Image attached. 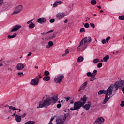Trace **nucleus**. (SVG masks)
I'll return each mask as SVG.
<instances>
[{
	"mask_svg": "<svg viewBox=\"0 0 124 124\" xmlns=\"http://www.w3.org/2000/svg\"><path fill=\"white\" fill-rule=\"evenodd\" d=\"M120 87L122 88L123 93L124 94V81L123 80L117 81L114 85H113V84L110 85L107 90H100L98 93L99 95H101V94H103V93L106 94L105 99L103 102V104H106L109 99L113 96V91L114 90V88H115V91H117Z\"/></svg>",
	"mask_w": 124,
	"mask_h": 124,
	"instance_id": "obj_1",
	"label": "nucleus"
},
{
	"mask_svg": "<svg viewBox=\"0 0 124 124\" xmlns=\"http://www.w3.org/2000/svg\"><path fill=\"white\" fill-rule=\"evenodd\" d=\"M58 100H59V96L58 95H55L53 97L47 98L44 101V102L41 103V102H40L39 103V106L37 107V108H42L43 107L47 108L51 104H55Z\"/></svg>",
	"mask_w": 124,
	"mask_h": 124,
	"instance_id": "obj_2",
	"label": "nucleus"
},
{
	"mask_svg": "<svg viewBox=\"0 0 124 124\" xmlns=\"http://www.w3.org/2000/svg\"><path fill=\"white\" fill-rule=\"evenodd\" d=\"M92 42V38L91 37H86L83 39L80 42V45L77 48V51L78 52L82 51V50H85L88 46V44L91 43Z\"/></svg>",
	"mask_w": 124,
	"mask_h": 124,
	"instance_id": "obj_3",
	"label": "nucleus"
},
{
	"mask_svg": "<svg viewBox=\"0 0 124 124\" xmlns=\"http://www.w3.org/2000/svg\"><path fill=\"white\" fill-rule=\"evenodd\" d=\"M86 101H87V96L84 95L79 101L75 102L74 103V108H71L70 110H71V111H76V110L80 109V108L86 103Z\"/></svg>",
	"mask_w": 124,
	"mask_h": 124,
	"instance_id": "obj_4",
	"label": "nucleus"
},
{
	"mask_svg": "<svg viewBox=\"0 0 124 124\" xmlns=\"http://www.w3.org/2000/svg\"><path fill=\"white\" fill-rule=\"evenodd\" d=\"M63 79H64V76L62 74H59L56 78H54V81L56 84H61V82H62Z\"/></svg>",
	"mask_w": 124,
	"mask_h": 124,
	"instance_id": "obj_5",
	"label": "nucleus"
},
{
	"mask_svg": "<svg viewBox=\"0 0 124 124\" xmlns=\"http://www.w3.org/2000/svg\"><path fill=\"white\" fill-rule=\"evenodd\" d=\"M22 10H23V5H19L15 9L12 14L15 15L19 14V13H20V12H21Z\"/></svg>",
	"mask_w": 124,
	"mask_h": 124,
	"instance_id": "obj_6",
	"label": "nucleus"
},
{
	"mask_svg": "<svg viewBox=\"0 0 124 124\" xmlns=\"http://www.w3.org/2000/svg\"><path fill=\"white\" fill-rule=\"evenodd\" d=\"M39 82V78L38 77H36L34 79H32L30 82V84L32 85V86H37L38 85V83Z\"/></svg>",
	"mask_w": 124,
	"mask_h": 124,
	"instance_id": "obj_7",
	"label": "nucleus"
},
{
	"mask_svg": "<svg viewBox=\"0 0 124 124\" xmlns=\"http://www.w3.org/2000/svg\"><path fill=\"white\" fill-rule=\"evenodd\" d=\"M65 17V14L64 13H58L56 15V17L58 20H61V19H63Z\"/></svg>",
	"mask_w": 124,
	"mask_h": 124,
	"instance_id": "obj_8",
	"label": "nucleus"
},
{
	"mask_svg": "<svg viewBox=\"0 0 124 124\" xmlns=\"http://www.w3.org/2000/svg\"><path fill=\"white\" fill-rule=\"evenodd\" d=\"M104 123V118L103 117H99L94 122L93 124H101Z\"/></svg>",
	"mask_w": 124,
	"mask_h": 124,
	"instance_id": "obj_9",
	"label": "nucleus"
},
{
	"mask_svg": "<svg viewBox=\"0 0 124 124\" xmlns=\"http://www.w3.org/2000/svg\"><path fill=\"white\" fill-rule=\"evenodd\" d=\"M22 28V26L20 25H16L15 26H14L12 28V29L11 31V32H14L15 31H17L19 29H21Z\"/></svg>",
	"mask_w": 124,
	"mask_h": 124,
	"instance_id": "obj_10",
	"label": "nucleus"
},
{
	"mask_svg": "<svg viewBox=\"0 0 124 124\" xmlns=\"http://www.w3.org/2000/svg\"><path fill=\"white\" fill-rule=\"evenodd\" d=\"M91 102H88V104H85V106H83V108L86 110L89 111L90 108L91 107Z\"/></svg>",
	"mask_w": 124,
	"mask_h": 124,
	"instance_id": "obj_11",
	"label": "nucleus"
},
{
	"mask_svg": "<svg viewBox=\"0 0 124 124\" xmlns=\"http://www.w3.org/2000/svg\"><path fill=\"white\" fill-rule=\"evenodd\" d=\"M16 68L17 70L19 71L23 70V69H24V64L21 63H19L16 65Z\"/></svg>",
	"mask_w": 124,
	"mask_h": 124,
	"instance_id": "obj_12",
	"label": "nucleus"
},
{
	"mask_svg": "<svg viewBox=\"0 0 124 124\" xmlns=\"http://www.w3.org/2000/svg\"><path fill=\"white\" fill-rule=\"evenodd\" d=\"M37 22L39 24H45L46 23V19L44 17H42L38 19Z\"/></svg>",
	"mask_w": 124,
	"mask_h": 124,
	"instance_id": "obj_13",
	"label": "nucleus"
},
{
	"mask_svg": "<svg viewBox=\"0 0 124 124\" xmlns=\"http://www.w3.org/2000/svg\"><path fill=\"white\" fill-rule=\"evenodd\" d=\"M10 8V4L8 3H5L3 6V10H8Z\"/></svg>",
	"mask_w": 124,
	"mask_h": 124,
	"instance_id": "obj_14",
	"label": "nucleus"
},
{
	"mask_svg": "<svg viewBox=\"0 0 124 124\" xmlns=\"http://www.w3.org/2000/svg\"><path fill=\"white\" fill-rule=\"evenodd\" d=\"M60 4H62V2L61 1H58L55 2L53 4H51V6H52L53 8H55L57 7L58 5H60Z\"/></svg>",
	"mask_w": 124,
	"mask_h": 124,
	"instance_id": "obj_15",
	"label": "nucleus"
},
{
	"mask_svg": "<svg viewBox=\"0 0 124 124\" xmlns=\"http://www.w3.org/2000/svg\"><path fill=\"white\" fill-rule=\"evenodd\" d=\"M88 85V82H85L80 87V89H79V92L80 91H81V90H85L86 89V86Z\"/></svg>",
	"mask_w": 124,
	"mask_h": 124,
	"instance_id": "obj_16",
	"label": "nucleus"
},
{
	"mask_svg": "<svg viewBox=\"0 0 124 124\" xmlns=\"http://www.w3.org/2000/svg\"><path fill=\"white\" fill-rule=\"evenodd\" d=\"M10 110H12V111H16V110H18V112H21V109L20 108H15V107H13L12 106H11L9 107Z\"/></svg>",
	"mask_w": 124,
	"mask_h": 124,
	"instance_id": "obj_17",
	"label": "nucleus"
},
{
	"mask_svg": "<svg viewBox=\"0 0 124 124\" xmlns=\"http://www.w3.org/2000/svg\"><path fill=\"white\" fill-rule=\"evenodd\" d=\"M16 122H17V123H20V122H21V120H22V118L21 117V116L20 115H18V114H16Z\"/></svg>",
	"mask_w": 124,
	"mask_h": 124,
	"instance_id": "obj_18",
	"label": "nucleus"
},
{
	"mask_svg": "<svg viewBox=\"0 0 124 124\" xmlns=\"http://www.w3.org/2000/svg\"><path fill=\"white\" fill-rule=\"evenodd\" d=\"M43 80L48 82V81H50V80H51V77L49 76H46L43 78Z\"/></svg>",
	"mask_w": 124,
	"mask_h": 124,
	"instance_id": "obj_19",
	"label": "nucleus"
},
{
	"mask_svg": "<svg viewBox=\"0 0 124 124\" xmlns=\"http://www.w3.org/2000/svg\"><path fill=\"white\" fill-rule=\"evenodd\" d=\"M83 61H84V57H83V56H79L78 57V63L82 62Z\"/></svg>",
	"mask_w": 124,
	"mask_h": 124,
	"instance_id": "obj_20",
	"label": "nucleus"
},
{
	"mask_svg": "<svg viewBox=\"0 0 124 124\" xmlns=\"http://www.w3.org/2000/svg\"><path fill=\"white\" fill-rule=\"evenodd\" d=\"M17 36V33H15L13 35H8V38L9 39H11V38H14L15 37H16Z\"/></svg>",
	"mask_w": 124,
	"mask_h": 124,
	"instance_id": "obj_21",
	"label": "nucleus"
},
{
	"mask_svg": "<svg viewBox=\"0 0 124 124\" xmlns=\"http://www.w3.org/2000/svg\"><path fill=\"white\" fill-rule=\"evenodd\" d=\"M34 27H35V24L33 22H31L29 25V29H33Z\"/></svg>",
	"mask_w": 124,
	"mask_h": 124,
	"instance_id": "obj_22",
	"label": "nucleus"
},
{
	"mask_svg": "<svg viewBox=\"0 0 124 124\" xmlns=\"http://www.w3.org/2000/svg\"><path fill=\"white\" fill-rule=\"evenodd\" d=\"M92 78H93V77H95V75L97 74V70H94L92 73Z\"/></svg>",
	"mask_w": 124,
	"mask_h": 124,
	"instance_id": "obj_23",
	"label": "nucleus"
},
{
	"mask_svg": "<svg viewBox=\"0 0 124 124\" xmlns=\"http://www.w3.org/2000/svg\"><path fill=\"white\" fill-rule=\"evenodd\" d=\"M109 55H107L106 56H105L104 58H103V61L104 62H107V61H108V60H109Z\"/></svg>",
	"mask_w": 124,
	"mask_h": 124,
	"instance_id": "obj_24",
	"label": "nucleus"
},
{
	"mask_svg": "<svg viewBox=\"0 0 124 124\" xmlns=\"http://www.w3.org/2000/svg\"><path fill=\"white\" fill-rule=\"evenodd\" d=\"M119 20L121 21H124V15L120 16L118 17Z\"/></svg>",
	"mask_w": 124,
	"mask_h": 124,
	"instance_id": "obj_25",
	"label": "nucleus"
},
{
	"mask_svg": "<svg viewBox=\"0 0 124 124\" xmlns=\"http://www.w3.org/2000/svg\"><path fill=\"white\" fill-rule=\"evenodd\" d=\"M90 3L92 5H94L95 4H96V0H92L91 1Z\"/></svg>",
	"mask_w": 124,
	"mask_h": 124,
	"instance_id": "obj_26",
	"label": "nucleus"
},
{
	"mask_svg": "<svg viewBox=\"0 0 124 124\" xmlns=\"http://www.w3.org/2000/svg\"><path fill=\"white\" fill-rule=\"evenodd\" d=\"M7 63H8V62L7 61H3L2 62V63H0V64H2L1 66H2L3 65H7Z\"/></svg>",
	"mask_w": 124,
	"mask_h": 124,
	"instance_id": "obj_27",
	"label": "nucleus"
},
{
	"mask_svg": "<svg viewBox=\"0 0 124 124\" xmlns=\"http://www.w3.org/2000/svg\"><path fill=\"white\" fill-rule=\"evenodd\" d=\"M44 75H45V76H48V75H50V72H49V71L47 70H46L45 71Z\"/></svg>",
	"mask_w": 124,
	"mask_h": 124,
	"instance_id": "obj_28",
	"label": "nucleus"
},
{
	"mask_svg": "<svg viewBox=\"0 0 124 124\" xmlns=\"http://www.w3.org/2000/svg\"><path fill=\"white\" fill-rule=\"evenodd\" d=\"M93 62L94 63H98L99 62V59L97 58L94 59Z\"/></svg>",
	"mask_w": 124,
	"mask_h": 124,
	"instance_id": "obj_29",
	"label": "nucleus"
},
{
	"mask_svg": "<svg viewBox=\"0 0 124 124\" xmlns=\"http://www.w3.org/2000/svg\"><path fill=\"white\" fill-rule=\"evenodd\" d=\"M80 32L81 33H83V32H86V30H85V28H81L80 29Z\"/></svg>",
	"mask_w": 124,
	"mask_h": 124,
	"instance_id": "obj_30",
	"label": "nucleus"
},
{
	"mask_svg": "<svg viewBox=\"0 0 124 124\" xmlns=\"http://www.w3.org/2000/svg\"><path fill=\"white\" fill-rule=\"evenodd\" d=\"M86 75L87 76H88L89 77H91V78H93V75L92 74V73L91 72H88L86 74Z\"/></svg>",
	"mask_w": 124,
	"mask_h": 124,
	"instance_id": "obj_31",
	"label": "nucleus"
},
{
	"mask_svg": "<svg viewBox=\"0 0 124 124\" xmlns=\"http://www.w3.org/2000/svg\"><path fill=\"white\" fill-rule=\"evenodd\" d=\"M17 75L19 77H22V76H24V73L23 72H19L17 73Z\"/></svg>",
	"mask_w": 124,
	"mask_h": 124,
	"instance_id": "obj_32",
	"label": "nucleus"
},
{
	"mask_svg": "<svg viewBox=\"0 0 124 124\" xmlns=\"http://www.w3.org/2000/svg\"><path fill=\"white\" fill-rule=\"evenodd\" d=\"M34 124V122L33 121H28L26 122L24 124Z\"/></svg>",
	"mask_w": 124,
	"mask_h": 124,
	"instance_id": "obj_33",
	"label": "nucleus"
},
{
	"mask_svg": "<svg viewBox=\"0 0 124 124\" xmlns=\"http://www.w3.org/2000/svg\"><path fill=\"white\" fill-rule=\"evenodd\" d=\"M48 45L50 46V47H52L53 45H54V43L52 41H50L48 42Z\"/></svg>",
	"mask_w": 124,
	"mask_h": 124,
	"instance_id": "obj_34",
	"label": "nucleus"
},
{
	"mask_svg": "<svg viewBox=\"0 0 124 124\" xmlns=\"http://www.w3.org/2000/svg\"><path fill=\"white\" fill-rule=\"evenodd\" d=\"M90 27V25H89V23H86L84 24V28H86L87 29H88V28Z\"/></svg>",
	"mask_w": 124,
	"mask_h": 124,
	"instance_id": "obj_35",
	"label": "nucleus"
},
{
	"mask_svg": "<svg viewBox=\"0 0 124 124\" xmlns=\"http://www.w3.org/2000/svg\"><path fill=\"white\" fill-rule=\"evenodd\" d=\"M90 25L92 28H93V29H94L95 28V25L93 23H90Z\"/></svg>",
	"mask_w": 124,
	"mask_h": 124,
	"instance_id": "obj_36",
	"label": "nucleus"
},
{
	"mask_svg": "<svg viewBox=\"0 0 124 124\" xmlns=\"http://www.w3.org/2000/svg\"><path fill=\"white\" fill-rule=\"evenodd\" d=\"M110 39H111V37L110 36L107 37L106 39V41L107 42H109V40H110Z\"/></svg>",
	"mask_w": 124,
	"mask_h": 124,
	"instance_id": "obj_37",
	"label": "nucleus"
},
{
	"mask_svg": "<svg viewBox=\"0 0 124 124\" xmlns=\"http://www.w3.org/2000/svg\"><path fill=\"white\" fill-rule=\"evenodd\" d=\"M96 78H95V77L93 78H92L89 79L90 82H92V81H94V80H96Z\"/></svg>",
	"mask_w": 124,
	"mask_h": 124,
	"instance_id": "obj_38",
	"label": "nucleus"
},
{
	"mask_svg": "<svg viewBox=\"0 0 124 124\" xmlns=\"http://www.w3.org/2000/svg\"><path fill=\"white\" fill-rule=\"evenodd\" d=\"M102 66V63H99L97 64V67L98 68H100V67H101Z\"/></svg>",
	"mask_w": 124,
	"mask_h": 124,
	"instance_id": "obj_39",
	"label": "nucleus"
},
{
	"mask_svg": "<svg viewBox=\"0 0 124 124\" xmlns=\"http://www.w3.org/2000/svg\"><path fill=\"white\" fill-rule=\"evenodd\" d=\"M120 106H121V107H124V101H122L121 102Z\"/></svg>",
	"mask_w": 124,
	"mask_h": 124,
	"instance_id": "obj_40",
	"label": "nucleus"
},
{
	"mask_svg": "<svg viewBox=\"0 0 124 124\" xmlns=\"http://www.w3.org/2000/svg\"><path fill=\"white\" fill-rule=\"evenodd\" d=\"M26 116H27V113H24L23 115L20 116L21 118H25V117H26Z\"/></svg>",
	"mask_w": 124,
	"mask_h": 124,
	"instance_id": "obj_41",
	"label": "nucleus"
},
{
	"mask_svg": "<svg viewBox=\"0 0 124 124\" xmlns=\"http://www.w3.org/2000/svg\"><path fill=\"white\" fill-rule=\"evenodd\" d=\"M3 0H0V6H1L3 4Z\"/></svg>",
	"mask_w": 124,
	"mask_h": 124,
	"instance_id": "obj_42",
	"label": "nucleus"
},
{
	"mask_svg": "<svg viewBox=\"0 0 124 124\" xmlns=\"http://www.w3.org/2000/svg\"><path fill=\"white\" fill-rule=\"evenodd\" d=\"M50 23H54L55 22V19L52 18L49 20Z\"/></svg>",
	"mask_w": 124,
	"mask_h": 124,
	"instance_id": "obj_43",
	"label": "nucleus"
},
{
	"mask_svg": "<svg viewBox=\"0 0 124 124\" xmlns=\"http://www.w3.org/2000/svg\"><path fill=\"white\" fill-rule=\"evenodd\" d=\"M65 99L66 101L67 102V101H68V100H70V97H65Z\"/></svg>",
	"mask_w": 124,
	"mask_h": 124,
	"instance_id": "obj_44",
	"label": "nucleus"
},
{
	"mask_svg": "<svg viewBox=\"0 0 124 124\" xmlns=\"http://www.w3.org/2000/svg\"><path fill=\"white\" fill-rule=\"evenodd\" d=\"M106 40L105 39H103L102 40V43H103V44H105V43H106Z\"/></svg>",
	"mask_w": 124,
	"mask_h": 124,
	"instance_id": "obj_45",
	"label": "nucleus"
},
{
	"mask_svg": "<svg viewBox=\"0 0 124 124\" xmlns=\"http://www.w3.org/2000/svg\"><path fill=\"white\" fill-rule=\"evenodd\" d=\"M32 21H33V19H32V20H29L27 22V24H31V23H32Z\"/></svg>",
	"mask_w": 124,
	"mask_h": 124,
	"instance_id": "obj_46",
	"label": "nucleus"
},
{
	"mask_svg": "<svg viewBox=\"0 0 124 124\" xmlns=\"http://www.w3.org/2000/svg\"><path fill=\"white\" fill-rule=\"evenodd\" d=\"M61 106H62V105L61 104H58L57 105V108H61Z\"/></svg>",
	"mask_w": 124,
	"mask_h": 124,
	"instance_id": "obj_47",
	"label": "nucleus"
},
{
	"mask_svg": "<svg viewBox=\"0 0 124 124\" xmlns=\"http://www.w3.org/2000/svg\"><path fill=\"white\" fill-rule=\"evenodd\" d=\"M53 120H54V118H51L50 119V121L48 124H51L52 123V122H53Z\"/></svg>",
	"mask_w": 124,
	"mask_h": 124,
	"instance_id": "obj_48",
	"label": "nucleus"
},
{
	"mask_svg": "<svg viewBox=\"0 0 124 124\" xmlns=\"http://www.w3.org/2000/svg\"><path fill=\"white\" fill-rule=\"evenodd\" d=\"M46 49H49V48H51V46L48 45H47L46 46Z\"/></svg>",
	"mask_w": 124,
	"mask_h": 124,
	"instance_id": "obj_49",
	"label": "nucleus"
},
{
	"mask_svg": "<svg viewBox=\"0 0 124 124\" xmlns=\"http://www.w3.org/2000/svg\"><path fill=\"white\" fill-rule=\"evenodd\" d=\"M54 32V30H51L50 31L47 32V33H50L51 32Z\"/></svg>",
	"mask_w": 124,
	"mask_h": 124,
	"instance_id": "obj_50",
	"label": "nucleus"
},
{
	"mask_svg": "<svg viewBox=\"0 0 124 124\" xmlns=\"http://www.w3.org/2000/svg\"><path fill=\"white\" fill-rule=\"evenodd\" d=\"M69 53V50L68 49H66L65 51V53L67 55Z\"/></svg>",
	"mask_w": 124,
	"mask_h": 124,
	"instance_id": "obj_51",
	"label": "nucleus"
},
{
	"mask_svg": "<svg viewBox=\"0 0 124 124\" xmlns=\"http://www.w3.org/2000/svg\"><path fill=\"white\" fill-rule=\"evenodd\" d=\"M31 54H32V53H31V52H29V53L27 55V56H28V57H30V56L31 55Z\"/></svg>",
	"mask_w": 124,
	"mask_h": 124,
	"instance_id": "obj_52",
	"label": "nucleus"
},
{
	"mask_svg": "<svg viewBox=\"0 0 124 124\" xmlns=\"http://www.w3.org/2000/svg\"><path fill=\"white\" fill-rule=\"evenodd\" d=\"M64 22L65 24H66V23H67V22H68V20H67V19H66Z\"/></svg>",
	"mask_w": 124,
	"mask_h": 124,
	"instance_id": "obj_53",
	"label": "nucleus"
},
{
	"mask_svg": "<svg viewBox=\"0 0 124 124\" xmlns=\"http://www.w3.org/2000/svg\"><path fill=\"white\" fill-rule=\"evenodd\" d=\"M47 33H42L41 34H42V35H46V34H47Z\"/></svg>",
	"mask_w": 124,
	"mask_h": 124,
	"instance_id": "obj_54",
	"label": "nucleus"
},
{
	"mask_svg": "<svg viewBox=\"0 0 124 124\" xmlns=\"http://www.w3.org/2000/svg\"><path fill=\"white\" fill-rule=\"evenodd\" d=\"M55 34H53V35H52V36H51V37H50V38H54V37H55Z\"/></svg>",
	"mask_w": 124,
	"mask_h": 124,
	"instance_id": "obj_55",
	"label": "nucleus"
},
{
	"mask_svg": "<svg viewBox=\"0 0 124 124\" xmlns=\"http://www.w3.org/2000/svg\"><path fill=\"white\" fill-rule=\"evenodd\" d=\"M66 55H67L66 53L63 54L62 55V57H65V56H66Z\"/></svg>",
	"mask_w": 124,
	"mask_h": 124,
	"instance_id": "obj_56",
	"label": "nucleus"
},
{
	"mask_svg": "<svg viewBox=\"0 0 124 124\" xmlns=\"http://www.w3.org/2000/svg\"><path fill=\"white\" fill-rule=\"evenodd\" d=\"M97 7H98L99 9H101V7L100 6H97Z\"/></svg>",
	"mask_w": 124,
	"mask_h": 124,
	"instance_id": "obj_57",
	"label": "nucleus"
},
{
	"mask_svg": "<svg viewBox=\"0 0 124 124\" xmlns=\"http://www.w3.org/2000/svg\"><path fill=\"white\" fill-rule=\"evenodd\" d=\"M74 103V101H73V100H72L70 102L71 104H73V103Z\"/></svg>",
	"mask_w": 124,
	"mask_h": 124,
	"instance_id": "obj_58",
	"label": "nucleus"
},
{
	"mask_svg": "<svg viewBox=\"0 0 124 124\" xmlns=\"http://www.w3.org/2000/svg\"><path fill=\"white\" fill-rule=\"evenodd\" d=\"M16 115H17V114H15V113H14V114L12 115V117H15V116H16Z\"/></svg>",
	"mask_w": 124,
	"mask_h": 124,
	"instance_id": "obj_59",
	"label": "nucleus"
},
{
	"mask_svg": "<svg viewBox=\"0 0 124 124\" xmlns=\"http://www.w3.org/2000/svg\"><path fill=\"white\" fill-rule=\"evenodd\" d=\"M2 61H3V59H2V58H1V59L0 60V62H2Z\"/></svg>",
	"mask_w": 124,
	"mask_h": 124,
	"instance_id": "obj_60",
	"label": "nucleus"
},
{
	"mask_svg": "<svg viewBox=\"0 0 124 124\" xmlns=\"http://www.w3.org/2000/svg\"><path fill=\"white\" fill-rule=\"evenodd\" d=\"M35 68L36 69H37V68H38V66H36L35 67Z\"/></svg>",
	"mask_w": 124,
	"mask_h": 124,
	"instance_id": "obj_61",
	"label": "nucleus"
},
{
	"mask_svg": "<svg viewBox=\"0 0 124 124\" xmlns=\"http://www.w3.org/2000/svg\"><path fill=\"white\" fill-rule=\"evenodd\" d=\"M104 61V60H101L100 62H103V61Z\"/></svg>",
	"mask_w": 124,
	"mask_h": 124,
	"instance_id": "obj_62",
	"label": "nucleus"
},
{
	"mask_svg": "<svg viewBox=\"0 0 124 124\" xmlns=\"http://www.w3.org/2000/svg\"><path fill=\"white\" fill-rule=\"evenodd\" d=\"M100 12H101V13L103 12V10H100Z\"/></svg>",
	"mask_w": 124,
	"mask_h": 124,
	"instance_id": "obj_63",
	"label": "nucleus"
},
{
	"mask_svg": "<svg viewBox=\"0 0 124 124\" xmlns=\"http://www.w3.org/2000/svg\"><path fill=\"white\" fill-rule=\"evenodd\" d=\"M39 78H42V77H41V76H39Z\"/></svg>",
	"mask_w": 124,
	"mask_h": 124,
	"instance_id": "obj_64",
	"label": "nucleus"
}]
</instances>
